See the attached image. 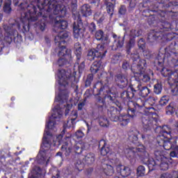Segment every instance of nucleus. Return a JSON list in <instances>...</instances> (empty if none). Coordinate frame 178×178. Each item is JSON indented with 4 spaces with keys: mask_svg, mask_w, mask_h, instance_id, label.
<instances>
[{
    "mask_svg": "<svg viewBox=\"0 0 178 178\" xmlns=\"http://www.w3.org/2000/svg\"><path fill=\"white\" fill-rule=\"evenodd\" d=\"M111 84H113V74L110 73L105 79H102L100 82H97L93 86V90L97 91L96 95H105L112 92Z\"/></svg>",
    "mask_w": 178,
    "mask_h": 178,
    "instance_id": "5",
    "label": "nucleus"
},
{
    "mask_svg": "<svg viewBox=\"0 0 178 178\" xmlns=\"http://www.w3.org/2000/svg\"><path fill=\"white\" fill-rule=\"evenodd\" d=\"M67 63H72V57L67 59L66 57H60L58 60V66H63L64 65H67Z\"/></svg>",
    "mask_w": 178,
    "mask_h": 178,
    "instance_id": "38",
    "label": "nucleus"
},
{
    "mask_svg": "<svg viewBox=\"0 0 178 178\" xmlns=\"http://www.w3.org/2000/svg\"><path fill=\"white\" fill-rule=\"evenodd\" d=\"M62 150L65 151V156H68V155H70V152H72V147L66 145L62 146Z\"/></svg>",
    "mask_w": 178,
    "mask_h": 178,
    "instance_id": "55",
    "label": "nucleus"
},
{
    "mask_svg": "<svg viewBox=\"0 0 178 178\" xmlns=\"http://www.w3.org/2000/svg\"><path fill=\"white\" fill-rule=\"evenodd\" d=\"M3 29L5 30L6 33H7V37L8 38V42H12V35L13 34L12 33V29H10V28L6 25L3 26Z\"/></svg>",
    "mask_w": 178,
    "mask_h": 178,
    "instance_id": "41",
    "label": "nucleus"
},
{
    "mask_svg": "<svg viewBox=\"0 0 178 178\" xmlns=\"http://www.w3.org/2000/svg\"><path fill=\"white\" fill-rule=\"evenodd\" d=\"M52 140H54V136H52V134L45 129L42 143L41 145L40 151H44V152H51L49 151L51 148V144L52 143Z\"/></svg>",
    "mask_w": 178,
    "mask_h": 178,
    "instance_id": "10",
    "label": "nucleus"
},
{
    "mask_svg": "<svg viewBox=\"0 0 178 178\" xmlns=\"http://www.w3.org/2000/svg\"><path fill=\"white\" fill-rule=\"evenodd\" d=\"M75 55L76 56L77 65L80 63V59L81 58V44L79 42H76L74 44Z\"/></svg>",
    "mask_w": 178,
    "mask_h": 178,
    "instance_id": "28",
    "label": "nucleus"
},
{
    "mask_svg": "<svg viewBox=\"0 0 178 178\" xmlns=\"http://www.w3.org/2000/svg\"><path fill=\"white\" fill-rule=\"evenodd\" d=\"M95 19H96L97 23H103L106 17L104 15H102L100 17L98 13L95 15Z\"/></svg>",
    "mask_w": 178,
    "mask_h": 178,
    "instance_id": "51",
    "label": "nucleus"
},
{
    "mask_svg": "<svg viewBox=\"0 0 178 178\" xmlns=\"http://www.w3.org/2000/svg\"><path fill=\"white\" fill-rule=\"evenodd\" d=\"M145 102V99L137 98L134 100V106L136 108V109H141V108H144Z\"/></svg>",
    "mask_w": 178,
    "mask_h": 178,
    "instance_id": "33",
    "label": "nucleus"
},
{
    "mask_svg": "<svg viewBox=\"0 0 178 178\" xmlns=\"http://www.w3.org/2000/svg\"><path fill=\"white\" fill-rule=\"evenodd\" d=\"M67 99H69V96L67 95H65L64 96L59 95L55 98V101L60 102V104H64L63 106H66L65 116H67V115H69V112L70 109H72V105L67 104Z\"/></svg>",
    "mask_w": 178,
    "mask_h": 178,
    "instance_id": "16",
    "label": "nucleus"
},
{
    "mask_svg": "<svg viewBox=\"0 0 178 178\" xmlns=\"http://www.w3.org/2000/svg\"><path fill=\"white\" fill-rule=\"evenodd\" d=\"M138 134L140 131L137 129H132L128 134L129 141L136 145H138Z\"/></svg>",
    "mask_w": 178,
    "mask_h": 178,
    "instance_id": "22",
    "label": "nucleus"
},
{
    "mask_svg": "<svg viewBox=\"0 0 178 178\" xmlns=\"http://www.w3.org/2000/svg\"><path fill=\"white\" fill-rule=\"evenodd\" d=\"M169 48L171 49L172 54H178V42H174V44L172 43Z\"/></svg>",
    "mask_w": 178,
    "mask_h": 178,
    "instance_id": "47",
    "label": "nucleus"
},
{
    "mask_svg": "<svg viewBox=\"0 0 178 178\" xmlns=\"http://www.w3.org/2000/svg\"><path fill=\"white\" fill-rule=\"evenodd\" d=\"M137 90L139 91L138 94L140 97L145 98L148 97V95L151 92V90L147 86H143L141 84H138L137 86Z\"/></svg>",
    "mask_w": 178,
    "mask_h": 178,
    "instance_id": "24",
    "label": "nucleus"
},
{
    "mask_svg": "<svg viewBox=\"0 0 178 178\" xmlns=\"http://www.w3.org/2000/svg\"><path fill=\"white\" fill-rule=\"evenodd\" d=\"M156 160H152L151 163H149V168L152 166H160L161 170H168L169 169V164L165 162L160 163L159 161L162 159V155H161V152L156 151L154 152Z\"/></svg>",
    "mask_w": 178,
    "mask_h": 178,
    "instance_id": "11",
    "label": "nucleus"
},
{
    "mask_svg": "<svg viewBox=\"0 0 178 178\" xmlns=\"http://www.w3.org/2000/svg\"><path fill=\"white\" fill-rule=\"evenodd\" d=\"M101 145H103L101 149V154L103 155V156H105V155H108L111 149H109V147H108V145H106V142H105L104 140H102L99 141V147H101Z\"/></svg>",
    "mask_w": 178,
    "mask_h": 178,
    "instance_id": "26",
    "label": "nucleus"
},
{
    "mask_svg": "<svg viewBox=\"0 0 178 178\" xmlns=\"http://www.w3.org/2000/svg\"><path fill=\"white\" fill-rule=\"evenodd\" d=\"M159 3H161L160 6L163 8L164 9H169V8H172L175 3L173 2L170 1V0H158Z\"/></svg>",
    "mask_w": 178,
    "mask_h": 178,
    "instance_id": "36",
    "label": "nucleus"
},
{
    "mask_svg": "<svg viewBox=\"0 0 178 178\" xmlns=\"http://www.w3.org/2000/svg\"><path fill=\"white\" fill-rule=\"evenodd\" d=\"M99 124L102 127H108V126H109V121H108L106 118L101 117L99 120Z\"/></svg>",
    "mask_w": 178,
    "mask_h": 178,
    "instance_id": "42",
    "label": "nucleus"
},
{
    "mask_svg": "<svg viewBox=\"0 0 178 178\" xmlns=\"http://www.w3.org/2000/svg\"><path fill=\"white\" fill-rule=\"evenodd\" d=\"M172 81L176 83V86L174 89L172 90L173 95H178V76H174V79Z\"/></svg>",
    "mask_w": 178,
    "mask_h": 178,
    "instance_id": "46",
    "label": "nucleus"
},
{
    "mask_svg": "<svg viewBox=\"0 0 178 178\" xmlns=\"http://www.w3.org/2000/svg\"><path fill=\"white\" fill-rule=\"evenodd\" d=\"M84 162L87 163V165H92L94 162H95V154L94 153H88L84 158Z\"/></svg>",
    "mask_w": 178,
    "mask_h": 178,
    "instance_id": "29",
    "label": "nucleus"
},
{
    "mask_svg": "<svg viewBox=\"0 0 178 178\" xmlns=\"http://www.w3.org/2000/svg\"><path fill=\"white\" fill-rule=\"evenodd\" d=\"M86 145H87V144L85 143L84 142L76 143L74 147L75 153L78 154V155H79V154H81V152H83V149H84V148H86Z\"/></svg>",
    "mask_w": 178,
    "mask_h": 178,
    "instance_id": "27",
    "label": "nucleus"
},
{
    "mask_svg": "<svg viewBox=\"0 0 178 178\" xmlns=\"http://www.w3.org/2000/svg\"><path fill=\"white\" fill-rule=\"evenodd\" d=\"M58 77L59 79L58 83L60 87L66 88L69 86V80H76V76H72V72L70 70H59L58 73Z\"/></svg>",
    "mask_w": 178,
    "mask_h": 178,
    "instance_id": "7",
    "label": "nucleus"
},
{
    "mask_svg": "<svg viewBox=\"0 0 178 178\" xmlns=\"http://www.w3.org/2000/svg\"><path fill=\"white\" fill-rule=\"evenodd\" d=\"M109 94H115V91L112 90V92H108L106 95H102L103 98H107V99L109 101L110 104H115L116 102V97H112Z\"/></svg>",
    "mask_w": 178,
    "mask_h": 178,
    "instance_id": "37",
    "label": "nucleus"
},
{
    "mask_svg": "<svg viewBox=\"0 0 178 178\" xmlns=\"http://www.w3.org/2000/svg\"><path fill=\"white\" fill-rule=\"evenodd\" d=\"M73 118L71 119L72 127L76 126V119H77V112H74L72 114Z\"/></svg>",
    "mask_w": 178,
    "mask_h": 178,
    "instance_id": "59",
    "label": "nucleus"
},
{
    "mask_svg": "<svg viewBox=\"0 0 178 178\" xmlns=\"http://www.w3.org/2000/svg\"><path fill=\"white\" fill-rule=\"evenodd\" d=\"M154 91L155 94H161L162 92V86L159 83H156L154 85Z\"/></svg>",
    "mask_w": 178,
    "mask_h": 178,
    "instance_id": "56",
    "label": "nucleus"
},
{
    "mask_svg": "<svg viewBox=\"0 0 178 178\" xmlns=\"http://www.w3.org/2000/svg\"><path fill=\"white\" fill-rule=\"evenodd\" d=\"M137 176L143 177L145 176V167L143 165H139L137 168Z\"/></svg>",
    "mask_w": 178,
    "mask_h": 178,
    "instance_id": "45",
    "label": "nucleus"
},
{
    "mask_svg": "<svg viewBox=\"0 0 178 178\" xmlns=\"http://www.w3.org/2000/svg\"><path fill=\"white\" fill-rule=\"evenodd\" d=\"M104 5H106V6L107 13L112 16V15H113V10L115 8L113 3H111V1H109V0H105Z\"/></svg>",
    "mask_w": 178,
    "mask_h": 178,
    "instance_id": "34",
    "label": "nucleus"
},
{
    "mask_svg": "<svg viewBox=\"0 0 178 178\" xmlns=\"http://www.w3.org/2000/svg\"><path fill=\"white\" fill-rule=\"evenodd\" d=\"M108 116L112 122H119V114L120 111L114 106H111L108 109Z\"/></svg>",
    "mask_w": 178,
    "mask_h": 178,
    "instance_id": "17",
    "label": "nucleus"
},
{
    "mask_svg": "<svg viewBox=\"0 0 178 178\" xmlns=\"http://www.w3.org/2000/svg\"><path fill=\"white\" fill-rule=\"evenodd\" d=\"M102 168L106 176H113V173H115V170H113V166L109 164H103Z\"/></svg>",
    "mask_w": 178,
    "mask_h": 178,
    "instance_id": "30",
    "label": "nucleus"
},
{
    "mask_svg": "<svg viewBox=\"0 0 178 178\" xmlns=\"http://www.w3.org/2000/svg\"><path fill=\"white\" fill-rule=\"evenodd\" d=\"M170 155L172 158H178V147L170 152Z\"/></svg>",
    "mask_w": 178,
    "mask_h": 178,
    "instance_id": "63",
    "label": "nucleus"
},
{
    "mask_svg": "<svg viewBox=\"0 0 178 178\" xmlns=\"http://www.w3.org/2000/svg\"><path fill=\"white\" fill-rule=\"evenodd\" d=\"M62 138H63V135L60 134L56 136V138L53 140L54 144L56 145H60L62 144Z\"/></svg>",
    "mask_w": 178,
    "mask_h": 178,
    "instance_id": "52",
    "label": "nucleus"
},
{
    "mask_svg": "<svg viewBox=\"0 0 178 178\" xmlns=\"http://www.w3.org/2000/svg\"><path fill=\"white\" fill-rule=\"evenodd\" d=\"M115 42L117 41L116 46L117 48H122L124 44V38H118L117 40H115Z\"/></svg>",
    "mask_w": 178,
    "mask_h": 178,
    "instance_id": "54",
    "label": "nucleus"
},
{
    "mask_svg": "<svg viewBox=\"0 0 178 178\" xmlns=\"http://www.w3.org/2000/svg\"><path fill=\"white\" fill-rule=\"evenodd\" d=\"M92 80H94V75L92 74H88L86 81V87H90Z\"/></svg>",
    "mask_w": 178,
    "mask_h": 178,
    "instance_id": "50",
    "label": "nucleus"
},
{
    "mask_svg": "<svg viewBox=\"0 0 178 178\" xmlns=\"http://www.w3.org/2000/svg\"><path fill=\"white\" fill-rule=\"evenodd\" d=\"M136 110L134 108L129 109L128 115H121L118 117V122H120L121 126H127L129 122H130L129 118L134 119L136 117Z\"/></svg>",
    "mask_w": 178,
    "mask_h": 178,
    "instance_id": "12",
    "label": "nucleus"
},
{
    "mask_svg": "<svg viewBox=\"0 0 178 178\" xmlns=\"http://www.w3.org/2000/svg\"><path fill=\"white\" fill-rule=\"evenodd\" d=\"M121 98L123 101H130L131 99V93L129 91H124L121 93Z\"/></svg>",
    "mask_w": 178,
    "mask_h": 178,
    "instance_id": "43",
    "label": "nucleus"
},
{
    "mask_svg": "<svg viewBox=\"0 0 178 178\" xmlns=\"http://www.w3.org/2000/svg\"><path fill=\"white\" fill-rule=\"evenodd\" d=\"M161 74L164 77H168L169 81H172V80H175V77L177 76V73H173L172 70L168 68H163L161 70Z\"/></svg>",
    "mask_w": 178,
    "mask_h": 178,
    "instance_id": "23",
    "label": "nucleus"
},
{
    "mask_svg": "<svg viewBox=\"0 0 178 178\" xmlns=\"http://www.w3.org/2000/svg\"><path fill=\"white\" fill-rule=\"evenodd\" d=\"M159 178H173V175L170 172H164L160 175Z\"/></svg>",
    "mask_w": 178,
    "mask_h": 178,
    "instance_id": "62",
    "label": "nucleus"
},
{
    "mask_svg": "<svg viewBox=\"0 0 178 178\" xmlns=\"http://www.w3.org/2000/svg\"><path fill=\"white\" fill-rule=\"evenodd\" d=\"M124 152L129 158H133L136 154L140 156L141 159H147V158H148V152L145 151L144 146H140V147H129L126 149Z\"/></svg>",
    "mask_w": 178,
    "mask_h": 178,
    "instance_id": "9",
    "label": "nucleus"
},
{
    "mask_svg": "<svg viewBox=\"0 0 178 178\" xmlns=\"http://www.w3.org/2000/svg\"><path fill=\"white\" fill-rule=\"evenodd\" d=\"M116 170L118 173H120L122 177H128L131 173V170L129 167H126L122 164L117 165Z\"/></svg>",
    "mask_w": 178,
    "mask_h": 178,
    "instance_id": "20",
    "label": "nucleus"
},
{
    "mask_svg": "<svg viewBox=\"0 0 178 178\" xmlns=\"http://www.w3.org/2000/svg\"><path fill=\"white\" fill-rule=\"evenodd\" d=\"M145 67H147V61H145L144 59H142L139 60L137 65L132 66L131 70L134 74L140 76L145 72Z\"/></svg>",
    "mask_w": 178,
    "mask_h": 178,
    "instance_id": "13",
    "label": "nucleus"
},
{
    "mask_svg": "<svg viewBox=\"0 0 178 178\" xmlns=\"http://www.w3.org/2000/svg\"><path fill=\"white\" fill-rule=\"evenodd\" d=\"M159 37H161V33L153 31L148 35L147 40L149 42H155V40Z\"/></svg>",
    "mask_w": 178,
    "mask_h": 178,
    "instance_id": "35",
    "label": "nucleus"
},
{
    "mask_svg": "<svg viewBox=\"0 0 178 178\" xmlns=\"http://www.w3.org/2000/svg\"><path fill=\"white\" fill-rule=\"evenodd\" d=\"M161 29H163L164 31H170V30H172V24H170L168 21L161 19Z\"/></svg>",
    "mask_w": 178,
    "mask_h": 178,
    "instance_id": "40",
    "label": "nucleus"
},
{
    "mask_svg": "<svg viewBox=\"0 0 178 178\" xmlns=\"http://www.w3.org/2000/svg\"><path fill=\"white\" fill-rule=\"evenodd\" d=\"M138 47L139 49H142V51H144V49H145V41L143 38H140L138 41Z\"/></svg>",
    "mask_w": 178,
    "mask_h": 178,
    "instance_id": "53",
    "label": "nucleus"
},
{
    "mask_svg": "<svg viewBox=\"0 0 178 178\" xmlns=\"http://www.w3.org/2000/svg\"><path fill=\"white\" fill-rule=\"evenodd\" d=\"M51 156H52L51 152L40 150L36 157V161L38 163H44V162H46V163L48 164L49 159H51Z\"/></svg>",
    "mask_w": 178,
    "mask_h": 178,
    "instance_id": "14",
    "label": "nucleus"
},
{
    "mask_svg": "<svg viewBox=\"0 0 178 178\" xmlns=\"http://www.w3.org/2000/svg\"><path fill=\"white\" fill-rule=\"evenodd\" d=\"M143 54L145 59H151L152 54L151 51L148 49H143Z\"/></svg>",
    "mask_w": 178,
    "mask_h": 178,
    "instance_id": "57",
    "label": "nucleus"
},
{
    "mask_svg": "<svg viewBox=\"0 0 178 178\" xmlns=\"http://www.w3.org/2000/svg\"><path fill=\"white\" fill-rule=\"evenodd\" d=\"M73 30L74 37H75V38H79L81 34V31H83V22L80 19L74 22Z\"/></svg>",
    "mask_w": 178,
    "mask_h": 178,
    "instance_id": "19",
    "label": "nucleus"
},
{
    "mask_svg": "<svg viewBox=\"0 0 178 178\" xmlns=\"http://www.w3.org/2000/svg\"><path fill=\"white\" fill-rule=\"evenodd\" d=\"M58 0H34L30 5L28 4L27 0H24L18 6V10L21 12V22L24 25L29 24L30 22H35L37 17V8L41 10L44 6L49 5V9H54V15H59L60 12L65 13L63 9H60V6L57 3ZM24 29V26H23Z\"/></svg>",
    "mask_w": 178,
    "mask_h": 178,
    "instance_id": "1",
    "label": "nucleus"
},
{
    "mask_svg": "<svg viewBox=\"0 0 178 178\" xmlns=\"http://www.w3.org/2000/svg\"><path fill=\"white\" fill-rule=\"evenodd\" d=\"M141 34H143V31H141V29H132L130 31V35L133 38H136V37H140Z\"/></svg>",
    "mask_w": 178,
    "mask_h": 178,
    "instance_id": "44",
    "label": "nucleus"
},
{
    "mask_svg": "<svg viewBox=\"0 0 178 178\" xmlns=\"http://www.w3.org/2000/svg\"><path fill=\"white\" fill-rule=\"evenodd\" d=\"M83 163H81V161H77L76 163H75V168L76 169H77V170H79V172L83 170Z\"/></svg>",
    "mask_w": 178,
    "mask_h": 178,
    "instance_id": "58",
    "label": "nucleus"
},
{
    "mask_svg": "<svg viewBox=\"0 0 178 178\" xmlns=\"http://www.w3.org/2000/svg\"><path fill=\"white\" fill-rule=\"evenodd\" d=\"M81 13L82 16L85 17H88V16H91L92 15V10H91V6L89 4H83L81 7Z\"/></svg>",
    "mask_w": 178,
    "mask_h": 178,
    "instance_id": "25",
    "label": "nucleus"
},
{
    "mask_svg": "<svg viewBox=\"0 0 178 178\" xmlns=\"http://www.w3.org/2000/svg\"><path fill=\"white\" fill-rule=\"evenodd\" d=\"M58 19V18L56 19L54 31H55V33H58V35L55 37L54 41L56 45L60 47V45H65V44H66V40H65L69 38V33L65 31H60V30H65V29H67V22Z\"/></svg>",
    "mask_w": 178,
    "mask_h": 178,
    "instance_id": "4",
    "label": "nucleus"
},
{
    "mask_svg": "<svg viewBox=\"0 0 178 178\" xmlns=\"http://www.w3.org/2000/svg\"><path fill=\"white\" fill-rule=\"evenodd\" d=\"M62 106L57 104L53 109V113L49 120V122L47 124V129L56 131V122H59L60 118H62Z\"/></svg>",
    "mask_w": 178,
    "mask_h": 178,
    "instance_id": "6",
    "label": "nucleus"
},
{
    "mask_svg": "<svg viewBox=\"0 0 178 178\" xmlns=\"http://www.w3.org/2000/svg\"><path fill=\"white\" fill-rule=\"evenodd\" d=\"M39 172H40V168H38V167H35V168L33 169L32 172H31V173H32V177H31V178H37V176H35V175H37L38 173H39Z\"/></svg>",
    "mask_w": 178,
    "mask_h": 178,
    "instance_id": "61",
    "label": "nucleus"
},
{
    "mask_svg": "<svg viewBox=\"0 0 178 178\" xmlns=\"http://www.w3.org/2000/svg\"><path fill=\"white\" fill-rule=\"evenodd\" d=\"M115 81L117 83V86H118L120 88H126V87H127V85L129 84L127 77H126L124 74H119L118 75H117Z\"/></svg>",
    "mask_w": 178,
    "mask_h": 178,
    "instance_id": "18",
    "label": "nucleus"
},
{
    "mask_svg": "<svg viewBox=\"0 0 178 178\" xmlns=\"http://www.w3.org/2000/svg\"><path fill=\"white\" fill-rule=\"evenodd\" d=\"M138 77L139 80L143 81L144 83H148V81L150 80L149 76L144 74V73H142V74L138 76Z\"/></svg>",
    "mask_w": 178,
    "mask_h": 178,
    "instance_id": "48",
    "label": "nucleus"
},
{
    "mask_svg": "<svg viewBox=\"0 0 178 178\" xmlns=\"http://www.w3.org/2000/svg\"><path fill=\"white\" fill-rule=\"evenodd\" d=\"M102 69V65L101 61H95L94 62L91 67H90V72L91 73L95 74L99 70H101Z\"/></svg>",
    "mask_w": 178,
    "mask_h": 178,
    "instance_id": "31",
    "label": "nucleus"
},
{
    "mask_svg": "<svg viewBox=\"0 0 178 178\" xmlns=\"http://www.w3.org/2000/svg\"><path fill=\"white\" fill-rule=\"evenodd\" d=\"M12 1L10 0H5L4 1V6H3V11L5 13H10L12 12Z\"/></svg>",
    "mask_w": 178,
    "mask_h": 178,
    "instance_id": "39",
    "label": "nucleus"
},
{
    "mask_svg": "<svg viewBox=\"0 0 178 178\" xmlns=\"http://www.w3.org/2000/svg\"><path fill=\"white\" fill-rule=\"evenodd\" d=\"M58 47V56L60 58L65 57V59L67 58H72V54H70V49H66L65 44L57 45Z\"/></svg>",
    "mask_w": 178,
    "mask_h": 178,
    "instance_id": "21",
    "label": "nucleus"
},
{
    "mask_svg": "<svg viewBox=\"0 0 178 178\" xmlns=\"http://www.w3.org/2000/svg\"><path fill=\"white\" fill-rule=\"evenodd\" d=\"M160 134L157 137V142L160 147H163L164 149L169 151L172 149L173 144L176 141L175 139H170V134L172 133V128L168 125L160 127Z\"/></svg>",
    "mask_w": 178,
    "mask_h": 178,
    "instance_id": "3",
    "label": "nucleus"
},
{
    "mask_svg": "<svg viewBox=\"0 0 178 178\" xmlns=\"http://www.w3.org/2000/svg\"><path fill=\"white\" fill-rule=\"evenodd\" d=\"M75 136L76 138H83L84 137V133H83L81 130H78L75 133Z\"/></svg>",
    "mask_w": 178,
    "mask_h": 178,
    "instance_id": "64",
    "label": "nucleus"
},
{
    "mask_svg": "<svg viewBox=\"0 0 178 178\" xmlns=\"http://www.w3.org/2000/svg\"><path fill=\"white\" fill-rule=\"evenodd\" d=\"M135 45L136 40H134V38L130 39L127 45V52L128 55H131V58H132L134 60H137V59L140 58V55H138L137 50H135L134 53H131V48H134Z\"/></svg>",
    "mask_w": 178,
    "mask_h": 178,
    "instance_id": "15",
    "label": "nucleus"
},
{
    "mask_svg": "<svg viewBox=\"0 0 178 178\" xmlns=\"http://www.w3.org/2000/svg\"><path fill=\"white\" fill-rule=\"evenodd\" d=\"M168 102H169V97L163 96L159 101V105H161V106H165Z\"/></svg>",
    "mask_w": 178,
    "mask_h": 178,
    "instance_id": "49",
    "label": "nucleus"
},
{
    "mask_svg": "<svg viewBox=\"0 0 178 178\" xmlns=\"http://www.w3.org/2000/svg\"><path fill=\"white\" fill-rule=\"evenodd\" d=\"M176 109H177V106H176V104L171 102L165 108V112L167 115H173V113L176 112Z\"/></svg>",
    "mask_w": 178,
    "mask_h": 178,
    "instance_id": "32",
    "label": "nucleus"
},
{
    "mask_svg": "<svg viewBox=\"0 0 178 178\" xmlns=\"http://www.w3.org/2000/svg\"><path fill=\"white\" fill-rule=\"evenodd\" d=\"M95 38L97 41L102 40V44H98L96 49H92L88 51L87 55L88 60H94L95 58L102 59L108 52L106 47L109 44V40L108 36H104V31L101 29L97 31L95 33Z\"/></svg>",
    "mask_w": 178,
    "mask_h": 178,
    "instance_id": "2",
    "label": "nucleus"
},
{
    "mask_svg": "<svg viewBox=\"0 0 178 178\" xmlns=\"http://www.w3.org/2000/svg\"><path fill=\"white\" fill-rule=\"evenodd\" d=\"M141 122L144 130H145V131H148L156 126L158 119L154 118V117H152V114H143L141 115Z\"/></svg>",
    "mask_w": 178,
    "mask_h": 178,
    "instance_id": "8",
    "label": "nucleus"
},
{
    "mask_svg": "<svg viewBox=\"0 0 178 178\" xmlns=\"http://www.w3.org/2000/svg\"><path fill=\"white\" fill-rule=\"evenodd\" d=\"M95 30H97V26L94 24V22L90 23L89 25V31H90L92 34H94Z\"/></svg>",
    "mask_w": 178,
    "mask_h": 178,
    "instance_id": "60",
    "label": "nucleus"
}]
</instances>
